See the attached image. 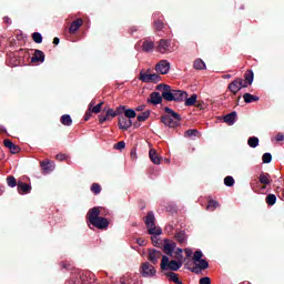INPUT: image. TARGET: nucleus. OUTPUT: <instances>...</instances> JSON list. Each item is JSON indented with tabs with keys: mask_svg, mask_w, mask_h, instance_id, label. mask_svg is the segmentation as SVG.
<instances>
[{
	"mask_svg": "<svg viewBox=\"0 0 284 284\" xmlns=\"http://www.w3.org/2000/svg\"><path fill=\"white\" fill-rule=\"evenodd\" d=\"M254 83V71L247 70L243 78H235L227 87V90L232 92L233 97H236L243 88H250Z\"/></svg>",
	"mask_w": 284,
	"mask_h": 284,
	"instance_id": "f257e3e1",
	"label": "nucleus"
},
{
	"mask_svg": "<svg viewBox=\"0 0 284 284\" xmlns=\"http://www.w3.org/2000/svg\"><path fill=\"white\" fill-rule=\"evenodd\" d=\"M87 219L97 230H108L110 227V220L101 216V210L98 206L88 211Z\"/></svg>",
	"mask_w": 284,
	"mask_h": 284,
	"instance_id": "f03ea898",
	"label": "nucleus"
},
{
	"mask_svg": "<svg viewBox=\"0 0 284 284\" xmlns=\"http://www.w3.org/2000/svg\"><path fill=\"white\" fill-rule=\"evenodd\" d=\"M164 112L165 114L160 118L163 125L166 128H179L181 125V114L169 106L164 108Z\"/></svg>",
	"mask_w": 284,
	"mask_h": 284,
	"instance_id": "7ed1b4c3",
	"label": "nucleus"
},
{
	"mask_svg": "<svg viewBox=\"0 0 284 284\" xmlns=\"http://www.w3.org/2000/svg\"><path fill=\"white\" fill-rule=\"evenodd\" d=\"M144 223L151 236H161L163 234V230H161V227H156V217H154V213L152 211L146 214Z\"/></svg>",
	"mask_w": 284,
	"mask_h": 284,
	"instance_id": "20e7f679",
	"label": "nucleus"
},
{
	"mask_svg": "<svg viewBox=\"0 0 284 284\" xmlns=\"http://www.w3.org/2000/svg\"><path fill=\"white\" fill-rule=\"evenodd\" d=\"M183 267V261L181 260H172L170 261V257L166 255L162 256V262H161V270L163 272L171 270V272H179Z\"/></svg>",
	"mask_w": 284,
	"mask_h": 284,
	"instance_id": "39448f33",
	"label": "nucleus"
},
{
	"mask_svg": "<svg viewBox=\"0 0 284 284\" xmlns=\"http://www.w3.org/2000/svg\"><path fill=\"white\" fill-rule=\"evenodd\" d=\"M156 90L162 92V99H164V101H174V89H172L170 84L161 83L156 87Z\"/></svg>",
	"mask_w": 284,
	"mask_h": 284,
	"instance_id": "423d86ee",
	"label": "nucleus"
},
{
	"mask_svg": "<svg viewBox=\"0 0 284 284\" xmlns=\"http://www.w3.org/2000/svg\"><path fill=\"white\" fill-rule=\"evenodd\" d=\"M139 79L142 83H159L161 75H159V73H150V70H148L146 72L141 71Z\"/></svg>",
	"mask_w": 284,
	"mask_h": 284,
	"instance_id": "0eeeda50",
	"label": "nucleus"
},
{
	"mask_svg": "<svg viewBox=\"0 0 284 284\" xmlns=\"http://www.w3.org/2000/svg\"><path fill=\"white\" fill-rule=\"evenodd\" d=\"M140 272H141L142 276H144V277L154 276V274H156V270L154 268V266H152L148 262L142 264Z\"/></svg>",
	"mask_w": 284,
	"mask_h": 284,
	"instance_id": "6e6552de",
	"label": "nucleus"
},
{
	"mask_svg": "<svg viewBox=\"0 0 284 284\" xmlns=\"http://www.w3.org/2000/svg\"><path fill=\"white\" fill-rule=\"evenodd\" d=\"M118 125L120 130H123V131L130 130V128H132V120L125 115H120L118 118Z\"/></svg>",
	"mask_w": 284,
	"mask_h": 284,
	"instance_id": "1a4fd4ad",
	"label": "nucleus"
},
{
	"mask_svg": "<svg viewBox=\"0 0 284 284\" xmlns=\"http://www.w3.org/2000/svg\"><path fill=\"white\" fill-rule=\"evenodd\" d=\"M155 71L159 74H168L170 72V63L168 60H161L156 65H155Z\"/></svg>",
	"mask_w": 284,
	"mask_h": 284,
	"instance_id": "9d476101",
	"label": "nucleus"
},
{
	"mask_svg": "<svg viewBox=\"0 0 284 284\" xmlns=\"http://www.w3.org/2000/svg\"><path fill=\"white\" fill-rule=\"evenodd\" d=\"M40 166L42 170V174H50V172H54V162L50 160L41 161Z\"/></svg>",
	"mask_w": 284,
	"mask_h": 284,
	"instance_id": "9b49d317",
	"label": "nucleus"
},
{
	"mask_svg": "<svg viewBox=\"0 0 284 284\" xmlns=\"http://www.w3.org/2000/svg\"><path fill=\"white\" fill-rule=\"evenodd\" d=\"M170 45H171L170 40L161 39L158 42L156 52H160L161 54H165V52L170 51Z\"/></svg>",
	"mask_w": 284,
	"mask_h": 284,
	"instance_id": "f8f14e48",
	"label": "nucleus"
},
{
	"mask_svg": "<svg viewBox=\"0 0 284 284\" xmlns=\"http://www.w3.org/2000/svg\"><path fill=\"white\" fill-rule=\"evenodd\" d=\"M187 99V92L183 90L173 89V101L175 103H183Z\"/></svg>",
	"mask_w": 284,
	"mask_h": 284,
	"instance_id": "ddd939ff",
	"label": "nucleus"
},
{
	"mask_svg": "<svg viewBox=\"0 0 284 284\" xmlns=\"http://www.w3.org/2000/svg\"><path fill=\"white\" fill-rule=\"evenodd\" d=\"M161 256H163V253H161V251H156V248H151L149 251V261L153 263V265L159 263V258H161Z\"/></svg>",
	"mask_w": 284,
	"mask_h": 284,
	"instance_id": "4468645a",
	"label": "nucleus"
},
{
	"mask_svg": "<svg viewBox=\"0 0 284 284\" xmlns=\"http://www.w3.org/2000/svg\"><path fill=\"white\" fill-rule=\"evenodd\" d=\"M148 103H152V105H159L163 103V93L159 92H152L150 94V99L148 100Z\"/></svg>",
	"mask_w": 284,
	"mask_h": 284,
	"instance_id": "2eb2a0df",
	"label": "nucleus"
},
{
	"mask_svg": "<svg viewBox=\"0 0 284 284\" xmlns=\"http://www.w3.org/2000/svg\"><path fill=\"white\" fill-rule=\"evenodd\" d=\"M43 61H45V53L39 49H36L31 58V63H43Z\"/></svg>",
	"mask_w": 284,
	"mask_h": 284,
	"instance_id": "dca6fc26",
	"label": "nucleus"
},
{
	"mask_svg": "<svg viewBox=\"0 0 284 284\" xmlns=\"http://www.w3.org/2000/svg\"><path fill=\"white\" fill-rule=\"evenodd\" d=\"M81 26H83V19H81V18L75 19L69 27V33L77 34V32L79 31V28H81Z\"/></svg>",
	"mask_w": 284,
	"mask_h": 284,
	"instance_id": "f3484780",
	"label": "nucleus"
},
{
	"mask_svg": "<svg viewBox=\"0 0 284 284\" xmlns=\"http://www.w3.org/2000/svg\"><path fill=\"white\" fill-rule=\"evenodd\" d=\"M18 192L20 194H30L32 192V186L26 182L18 181Z\"/></svg>",
	"mask_w": 284,
	"mask_h": 284,
	"instance_id": "a211bd4d",
	"label": "nucleus"
},
{
	"mask_svg": "<svg viewBox=\"0 0 284 284\" xmlns=\"http://www.w3.org/2000/svg\"><path fill=\"white\" fill-rule=\"evenodd\" d=\"M4 148H8L11 154H19V152H21V148H19V145L10 141V139L4 140Z\"/></svg>",
	"mask_w": 284,
	"mask_h": 284,
	"instance_id": "6ab92c4d",
	"label": "nucleus"
},
{
	"mask_svg": "<svg viewBox=\"0 0 284 284\" xmlns=\"http://www.w3.org/2000/svg\"><path fill=\"white\" fill-rule=\"evenodd\" d=\"M104 102H100L97 104V101L92 100L89 104V112L93 114H99L101 112V108H103Z\"/></svg>",
	"mask_w": 284,
	"mask_h": 284,
	"instance_id": "aec40b11",
	"label": "nucleus"
},
{
	"mask_svg": "<svg viewBox=\"0 0 284 284\" xmlns=\"http://www.w3.org/2000/svg\"><path fill=\"white\" fill-rule=\"evenodd\" d=\"M236 116H239L236 111L226 114L224 116V123H227V125H234V123H236Z\"/></svg>",
	"mask_w": 284,
	"mask_h": 284,
	"instance_id": "412c9836",
	"label": "nucleus"
},
{
	"mask_svg": "<svg viewBox=\"0 0 284 284\" xmlns=\"http://www.w3.org/2000/svg\"><path fill=\"white\" fill-rule=\"evenodd\" d=\"M152 50H154V41L144 40L142 42V52H152Z\"/></svg>",
	"mask_w": 284,
	"mask_h": 284,
	"instance_id": "4be33fe9",
	"label": "nucleus"
},
{
	"mask_svg": "<svg viewBox=\"0 0 284 284\" xmlns=\"http://www.w3.org/2000/svg\"><path fill=\"white\" fill-rule=\"evenodd\" d=\"M149 156H150V160L152 161V163H154V165L161 164V158H159V155L156 154V150L151 149L149 151Z\"/></svg>",
	"mask_w": 284,
	"mask_h": 284,
	"instance_id": "5701e85b",
	"label": "nucleus"
},
{
	"mask_svg": "<svg viewBox=\"0 0 284 284\" xmlns=\"http://www.w3.org/2000/svg\"><path fill=\"white\" fill-rule=\"evenodd\" d=\"M176 250V243L174 242H166L163 246L164 254H172Z\"/></svg>",
	"mask_w": 284,
	"mask_h": 284,
	"instance_id": "b1692460",
	"label": "nucleus"
},
{
	"mask_svg": "<svg viewBox=\"0 0 284 284\" xmlns=\"http://www.w3.org/2000/svg\"><path fill=\"white\" fill-rule=\"evenodd\" d=\"M243 99H244V103H256V101L261 100V98L251 93H244Z\"/></svg>",
	"mask_w": 284,
	"mask_h": 284,
	"instance_id": "393cba45",
	"label": "nucleus"
},
{
	"mask_svg": "<svg viewBox=\"0 0 284 284\" xmlns=\"http://www.w3.org/2000/svg\"><path fill=\"white\" fill-rule=\"evenodd\" d=\"M196 99H199V95L196 94H192L190 98L186 97V99H184V105H186V108H192V105H196Z\"/></svg>",
	"mask_w": 284,
	"mask_h": 284,
	"instance_id": "a878e982",
	"label": "nucleus"
},
{
	"mask_svg": "<svg viewBox=\"0 0 284 284\" xmlns=\"http://www.w3.org/2000/svg\"><path fill=\"white\" fill-rule=\"evenodd\" d=\"M175 240L178 241V243H180L181 245L185 244V242L187 241V236L185 235V231H180L175 234Z\"/></svg>",
	"mask_w": 284,
	"mask_h": 284,
	"instance_id": "bb28decb",
	"label": "nucleus"
},
{
	"mask_svg": "<svg viewBox=\"0 0 284 284\" xmlns=\"http://www.w3.org/2000/svg\"><path fill=\"white\" fill-rule=\"evenodd\" d=\"M60 122L62 123V125H67L68 128H70V125H72V116H70V114H63L60 118Z\"/></svg>",
	"mask_w": 284,
	"mask_h": 284,
	"instance_id": "cd10ccee",
	"label": "nucleus"
},
{
	"mask_svg": "<svg viewBox=\"0 0 284 284\" xmlns=\"http://www.w3.org/2000/svg\"><path fill=\"white\" fill-rule=\"evenodd\" d=\"M168 278H170V281H172L175 284H183V282L181 280H179V274L174 273V272H169L166 273Z\"/></svg>",
	"mask_w": 284,
	"mask_h": 284,
	"instance_id": "c85d7f7f",
	"label": "nucleus"
},
{
	"mask_svg": "<svg viewBox=\"0 0 284 284\" xmlns=\"http://www.w3.org/2000/svg\"><path fill=\"white\" fill-rule=\"evenodd\" d=\"M258 179L262 185H270V173H261Z\"/></svg>",
	"mask_w": 284,
	"mask_h": 284,
	"instance_id": "c756f323",
	"label": "nucleus"
},
{
	"mask_svg": "<svg viewBox=\"0 0 284 284\" xmlns=\"http://www.w3.org/2000/svg\"><path fill=\"white\" fill-rule=\"evenodd\" d=\"M195 70H205V62L201 59H196L193 63Z\"/></svg>",
	"mask_w": 284,
	"mask_h": 284,
	"instance_id": "7c9ffc66",
	"label": "nucleus"
},
{
	"mask_svg": "<svg viewBox=\"0 0 284 284\" xmlns=\"http://www.w3.org/2000/svg\"><path fill=\"white\" fill-rule=\"evenodd\" d=\"M219 201L216 200H210L209 204L206 206V210H209L210 212H214L216 210V207H219Z\"/></svg>",
	"mask_w": 284,
	"mask_h": 284,
	"instance_id": "2f4dec72",
	"label": "nucleus"
},
{
	"mask_svg": "<svg viewBox=\"0 0 284 284\" xmlns=\"http://www.w3.org/2000/svg\"><path fill=\"white\" fill-rule=\"evenodd\" d=\"M7 185H9V187H17L19 182H17V179L13 175H9L7 178Z\"/></svg>",
	"mask_w": 284,
	"mask_h": 284,
	"instance_id": "473e14b6",
	"label": "nucleus"
},
{
	"mask_svg": "<svg viewBox=\"0 0 284 284\" xmlns=\"http://www.w3.org/2000/svg\"><path fill=\"white\" fill-rule=\"evenodd\" d=\"M265 203H267L268 205H276V195L270 193L268 195H266L265 197Z\"/></svg>",
	"mask_w": 284,
	"mask_h": 284,
	"instance_id": "72a5a7b5",
	"label": "nucleus"
},
{
	"mask_svg": "<svg viewBox=\"0 0 284 284\" xmlns=\"http://www.w3.org/2000/svg\"><path fill=\"white\" fill-rule=\"evenodd\" d=\"M149 119H150V111H144L138 115L139 123H143L144 121H148Z\"/></svg>",
	"mask_w": 284,
	"mask_h": 284,
	"instance_id": "f704fd0d",
	"label": "nucleus"
},
{
	"mask_svg": "<svg viewBox=\"0 0 284 284\" xmlns=\"http://www.w3.org/2000/svg\"><path fill=\"white\" fill-rule=\"evenodd\" d=\"M165 28V23L161 20H155L154 21V29L156 32H163V29Z\"/></svg>",
	"mask_w": 284,
	"mask_h": 284,
	"instance_id": "c9c22d12",
	"label": "nucleus"
},
{
	"mask_svg": "<svg viewBox=\"0 0 284 284\" xmlns=\"http://www.w3.org/2000/svg\"><path fill=\"white\" fill-rule=\"evenodd\" d=\"M247 145H250V148H258V138L256 136L248 138Z\"/></svg>",
	"mask_w": 284,
	"mask_h": 284,
	"instance_id": "e433bc0d",
	"label": "nucleus"
},
{
	"mask_svg": "<svg viewBox=\"0 0 284 284\" xmlns=\"http://www.w3.org/2000/svg\"><path fill=\"white\" fill-rule=\"evenodd\" d=\"M124 116H126V119H136V111H134L133 109H125L124 111Z\"/></svg>",
	"mask_w": 284,
	"mask_h": 284,
	"instance_id": "4c0bfd02",
	"label": "nucleus"
},
{
	"mask_svg": "<svg viewBox=\"0 0 284 284\" xmlns=\"http://www.w3.org/2000/svg\"><path fill=\"white\" fill-rule=\"evenodd\" d=\"M32 40L34 41V43H43V36H41V33L39 32H33Z\"/></svg>",
	"mask_w": 284,
	"mask_h": 284,
	"instance_id": "58836bf2",
	"label": "nucleus"
},
{
	"mask_svg": "<svg viewBox=\"0 0 284 284\" xmlns=\"http://www.w3.org/2000/svg\"><path fill=\"white\" fill-rule=\"evenodd\" d=\"M234 183H235L234 178L231 175H227L224 179V185H226V187H232L234 185Z\"/></svg>",
	"mask_w": 284,
	"mask_h": 284,
	"instance_id": "ea45409f",
	"label": "nucleus"
},
{
	"mask_svg": "<svg viewBox=\"0 0 284 284\" xmlns=\"http://www.w3.org/2000/svg\"><path fill=\"white\" fill-rule=\"evenodd\" d=\"M91 192L93 193V194H101V184H99V183H93L92 185H91Z\"/></svg>",
	"mask_w": 284,
	"mask_h": 284,
	"instance_id": "a19ab883",
	"label": "nucleus"
},
{
	"mask_svg": "<svg viewBox=\"0 0 284 284\" xmlns=\"http://www.w3.org/2000/svg\"><path fill=\"white\" fill-rule=\"evenodd\" d=\"M174 258L175 261H183V248H176Z\"/></svg>",
	"mask_w": 284,
	"mask_h": 284,
	"instance_id": "79ce46f5",
	"label": "nucleus"
},
{
	"mask_svg": "<svg viewBox=\"0 0 284 284\" xmlns=\"http://www.w3.org/2000/svg\"><path fill=\"white\" fill-rule=\"evenodd\" d=\"M201 260H203V252L195 251L194 254H193V261L195 263H197V261H201Z\"/></svg>",
	"mask_w": 284,
	"mask_h": 284,
	"instance_id": "37998d69",
	"label": "nucleus"
},
{
	"mask_svg": "<svg viewBox=\"0 0 284 284\" xmlns=\"http://www.w3.org/2000/svg\"><path fill=\"white\" fill-rule=\"evenodd\" d=\"M199 134V130L196 129H190L185 131L184 136H196Z\"/></svg>",
	"mask_w": 284,
	"mask_h": 284,
	"instance_id": "c03bdc74",
	"label": "nucleus"
},
{
	"mask_svg": "<svg viewBox=\"0 0 284 284\" xmlns=\"http://www.w3.org/2000/svg\"><path fill=\"white\" fill-rule=\"evenodd\" d=\"M197 265L202 268V270H207V267H210V263L206 260H200L197 261Z\"/></svg>",
	"mask_w": 284,
	"mask_h": 284,
	"instance_id": "a18cd8bd",
	"label": "nucleus"
},
{
	"mask_svg": "<svg viewBox=\"0 0 284 284\" xmlns=\"http://www.w3.org/2000/svg\"><path fill=\"white\" fill-rule=\"evenodd\" d=\"M125 105H120L115 109V113L118 114V116H123V114H125Z\"/></svg>",
	"mask_w": 284,
	"mask_h": 284,
	"instance_id": "49530a36",
	"label": "nucleus"
},
{
	"mask_svg": "<svg viewBox=\"0 0 284 284\" xmlns=\"http://www.w3.org/2000/svg\"><path fill=\"white\" fill-rule=\"evenodd\" d=\"M263 163H272V153H264L262 156Z\"/></svg>",
	"mask_w": 284,
	"mask_h": 284,
	"instance_id": "de8ad7c7",
	"label": "nucleus"
},
{
	"mask_svg": "<svg viewBox=\"0 0 284 284\" xmlns=\"http://www.w3.org/2000/svg\"><path fill=\"white\" fill-rule=\"evenodd\" d=\"M98 119H99L101 125H103V123H105V121H110V118H109L108 113H105L104 115L100 114L98 116Z\"/></svg>",
	"mask_w": 284,
	"mask_h": 284,
	"instance_id": "09e8293b",
	"label": "nucleus"
},
{
	"mask_svg": "<svg viewBox=\"0 0 284 284\" xmlns=\"http://www.w3.org/2000/svg\"><path fill=\"white\" fill-rule=\"evenodd\" d=\"M114 150H125V142L120 141L116 144H114Z\"/></svg>",
	"mask_w": 284,
	"mask_h": 284,
	"instance_id": "8fccbe9b",
	"label": "nucleus"
},
{
	"mask_svg": "<svg viewBox=\"0 0 284 284\" xmlns=\"http://www.w3.org/2000/svg\"><path fill=\"white\" fill-rule=\"evenodd\" d=\"M60 266L62 270H72V264L70 262H61Z\"/></svg>",
	"mask_w": 284,
	"mask_h": 284,
	"instance_id": "3c124183",
	"label": "nucleus"
},
{
	"mask_svg": "<svg viewBox=\"0 0 284 284\" xmlns=\"http://www.w3.org/2000/svg\"><path fill=\"white\" fill-rule=\"evenodd\" d=\"M190 271L193 272V274H201V272H203L199 264L190 268Z\"/></svg>",
	"mask_w": 284,
	"mask_h": 284,
	"instance_id": "603ef678",
	"label": "nucleus"
},
{
	"mask_svg": "<svg viewBox=\"0 0 284 284\" xmlns=\"http://www.w3.org/2000/svg\"><path fill=\"white\" fill-rule=\"evenodd\" d=\"M106 115L110 118L112 116V119H114V116H118L116 114V110L114 111V109H109L106 110Z\"/></svg>",
	"mask_w": 284,
	"mask_h": 284,
	"instance_id": "864d4df0",
	"label": "nucleus"
},
{
	"mask_svg": "<svg viewBox=\"0 0 284 284\" xmlns=\"http://www.w3.org/2000/svg\"><path fill=\"white\" fill-rule=\"evenodd\" d=\"M200 284H212V280L207 276L200 278Z\"/></svg>",
	"mask_w": 284,
	"mask_h": 284,
	"instance_id": "5fc2aeb1",
	"label": "nucleus"
},
{
	"mask_svg": "<svg viewBox=\"0 0 284 284\" xmlns=\"http://www.w3.org/2000/svg\"><path fill=\"white\" fill-rule=\"evenodd\" d=\"M135 241L140 247H145V240L143 237H138Z\"/></svg>",
	"mask_w": 284,
	"mask_h": 284,
	"instance_id": "6e6d98bb",
	"label": "nucleus"
},
{
	"mask_svg": "<svg viewBox=\"0 0 284 284\" xmlns=\"http://www.w3.org/2000/svg\"><path fill=\"white\" fill-rule=\"evenodd\" d=\"M57 161H65L68 159V155L60 153L55 155Z\"/></svg>",
	"mask_w": 284,
	"mask_h": 284,
	"instance_id": "4d7b16f0",
	"label": "nucleus"
},
{
	"mask_svg": "<svg viewBox=\"0 0 284 284\" xmlns=\"http://www.w3.org/2000/svg\"><path fill=\"white\" fill-rule=\"evenodd\" d=\"M156 236L158 235H152L151 241L155 247H159V239Z\"/></svg>",
	"mask_w": 284,
	"mask_h": 284,
	"instance_id": "13d9d810",
	"label": "nucleus"
},
{
	"mask_svg": "<svg viewBox=\"0 0 284 284\" xmlns=\"http://www.w3.org/2000/svg\"><path fill=\"white\" fill-rule=\"evenodd\" d=\"M275 141L281 142L284 141V134L283 133H277L275 136Z\"/></svg>",
	"mask_w": 284,
	"mask_h": 284,
	"instance_id": "bf43d9fd",
	"label": "nucleus"
},
{
	"mask_svg": "<svg viewBox=\"0 0 284 284\" xmlns=\"http://www.w3.org/2000/svg\"><path fill=\"white\" fill-rule=\"evenodd\" d=\"M184 252L186 254V258H191L192 257L193 252H192L191 248H185Z\"/></svg>",
	"mask_w": 284,
	"mask_h": 284,
	"instance_id": "052dcab7",
	"label": "nucleus"
},
{
	"mask_svg": "<svg viewBox=\"0 0 284 284\" xmlns=\"http://www.w3.org/2000/svg\"><path fill=\"white\" fill-rule=\"evenodd\" d=\"M91 116H92V112H87L85 114H84V121H90V119H91Z\"/></svg>",
	"mask_w": 284,
	"mask_h": 284,
	"instance_id": "680f3d73",
	"label": "nucleus"
},
{
	"mask_svg": "<svg viewBox=\"0 0 284 284\" xmlns=\"http://www.w3.org/2000/svg\"><path fill=\"white\" fill-rule=\"evenodd\" d=\"M131 159H133V160L136 159V149L131 150Z\"/></svg>",
	"mask_w": 284,
	"mask_h": 284,
	"instance_id": "e2e57ef3",
	"label": "nucleus"
},
{
	"mask_svg": "<svg viewBox=\"0 0 284 284\" xmlns=\"http://www.w3.org/2000/svg\"><path fill=\"white\" fill-rule=\"evenodd\" d=\"M136 112H143V110H145V105H140V106H138L136 109Z\"/></svg>",
	"mask_w": 284,
	"mask_h": 284,
	"instance_id": "0e129e2a",
	"label": "nucleus"
},
{
	"mask_svg": "<svg viewBox=\"0 0 284 284\" xmlns=\"http://www.w3.org/2000/svg\"><path fill=\"white\" fill-rule=\"evenodd\" d=\"M3 21H4V23H7V24L12 23V20H10L9 17H4V18H3Z\"/></svg>",
	"mask_w": 284,
	"mask_h": 284,
	"instance_id": "69168bd1",
	"label": "nucleus"
},
{
	"mask_svg": "<svg viewBox=\"0 0 284 284\" xmlns=\"http://www.w3.org/2000/svg\"><path fill=\"white\" fill-rule=\"evenodd\" d=\"M59 43H60V40H59L58 37H55V38L53 39V45H59Z\"/></svg>",
	"mask_w": 284,
	"mask_h": 284,
	"instance_id": "338daca9",
	"label": "nucleus"
},
{
	"mask_svg": "<svg viewBox=\"0 0 284 284\" xmlns=\"http://www.w3.org/2000/svg\"><path fill=\"white\" fill-rule=\"evenodd\" d=\"M196 108H200V110H203V102H196Z\"/></svg>",
	"mask_w": 284,
	"mask_h": 284,
	"instance_id": "774afa93",
	"label": "nucleus"
}]
</instances>
